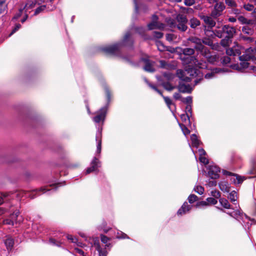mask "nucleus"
<instances>
[{"label": "nucleus", "mask_w": 256, "mask_h": 256, "mask_svg": "<svg viewBox=\"0 0 256 256\" xmlns=\"http://www.w3.org/2000/svg\"><path fill=\"white\" fill-rule=\"evenodd\" d=\"M196 62H198V59L196 56H188L185 64L190 65L192 62L196 63Z\"/></svg>", "instance_id": "nucleus-36"}, {"label": "nucleus", "mask_w": 256, "mask_h": 256, "mask_svg": "<svg viewBox=\"0 0 256 256\" xmlns=\"http://www.w3.org/2000/svg\"><path fill=\"white\" fill-rule=\"evenodd\" d=\"M252 55L248 54V53H246L240 56H239V60L240 61H244L248 62L249 60H251Z\"/></svg>", "instance_id": "nucleus-31"}, {"label": "nucleus", "mask_w": 256, "mask_h": 256, "mask_svg": "<svg viewBox=\"0 0 256 256\" xmlns=\"http://www.w3.org/2000/svg\"><path fill=\"white\" fill-rule=\"evenodd\" d=\"M192 28L195 29L198 26H200V22L196 18H192L189 20L188 22Z\"/></svg>", "instance_id": "nucleus-19"}, {"label": "nucleus", "mask_w": 256, "mask_h": 256, "mask_svg": "<svg viewBox=\"0 0 256 256\" xmlns=\"http://www.w3.org/2000/svg\"><path fill=\"white\" fill-rule=\"evenodd\" d=\"M219 202L222 206L225 208L228 209L230 208V204L226 199L224 198H221L220 199Z\"/></svg>", "instance_id": "nucleus-32"}, {"label": "nucleus", "mask_w": 256, "mask_h": 256, "mask_svg": "<svg viewBox=\"0 0 256 256\" xmlns=\"http://www.w3.org/2000/svg\"><path fill=\"white\" fill-rule=\"evenodd\" d=\"M49 242L50 244L54 246H60V242L56 241L54 238H49Z\"/></svg>", "instance_id": "nucleus-61"}, {"label": "nucleus", "mask_w": 256, "mask_h": 256, "mask_svg": "<svg viewBox=\"0 0 256 256\" xmlns=\"http://www.w3.org/2000/svg\"><path fill=\"white\" fill-rule=\"evenodd\" d=\"M222 32L224 38L222 39L220 44L222 46L226 47L232 42V38L236 33V29L229 24H226L222 26Z\"/></svg>", "instance_id": "nucleus-1"}, {"label": "nucleus", "mask_w": 256, "mask_h": 256, "mask_svg": "<svg viewBox=\"0 0 256 256\" xmlns=\"http://www.w3.org/2000/svg\"><path fill=\"white\" fill-rule=\"evenodd\" d=\"M158 17L154 14L152 15V21L148 24L147 27L148 30H151L154 29L164 30L165 27L164 24L158 21Z\"/></svg>", "instance_id": "nucleus-3"}, {"label": "nucleus", "mask_w": 256, "mask_h": 256, "mask_svg": "<svg viewBox=\"0 0 256 256\" xmlns=\"http://www.w3.org/2000/svg\"><path fill=\"white\" fill-rule=\"evenodd\" d=\"M220 168L216 166H210L208 175L212 179H218L220 177Z\"/></svg>", "instance_id": "nucleus-10"}, {"label": "nucleus", "mask_w": 256, "mask_h": 256, "mask_svg": "<svg viewBox=\"0 0 256 256\" xmlns=\"http://www.w3.org/2000/svg\"><path fill=\"white\" fill-rule=\"evenodd\" d=\"M194 190L199 194H202L204 192V188L201 186H196L194 188Z\"/></svg>", "instance_id": "nucleus-42"}, {"label": "nucleus", "mask_w": 256, "mask_h": 256, "mask_svg": "<svg viewBox=\"0 0 256 256\" xmlns=\"http://www.w3.org/2000/svg\"><path fill=\"white\" fill-rule=\"evenodd\" d=\"M100 236L102 242L106 244H108L107 242L110 240V238L102 234H101Z\"/></svg>", "instance_id": "nucleus-62"}, {"label": "nucleus", "mask_w": 256, "mask_h": 256, "mask_svg": "<svg viewBox=\"0 0 256 256\" xmlns=\"http://www.w3.org/2000/svg\"><path fill=\"white\" fill-rule=\"evenodd\" d=\"M210 53V51L207 47H206L205 48H204L202 50V51H201L200 52V54L201 55H202L203 56H204L206 58L209 56V55H208V54H209Z\"/></svg>", "instance_id": "nucleus-49"}, {"label": "nucleus", "mask_w": 256, "mask_h": 256, "mask_svg": "<svg viewBox=\"0 0 256 256\" xmlns=\"http://www.w3.org/2000/svg\"><path fill=\"white\" fill-rule=\"evenodd\" d=\"M249 174H256V161L254 158H251L250 162V168L247 171Z\"/></svg>", "instance_id": "nucleus-17"}, {"label": "nucleus", "mask_w": 256, "mask_h": 256, "mask_svg": "<svg viewBox=\"0 0 256 256\" xmlns=\"http://www.w3.org/2000/svg\"><path fill=\"white\" fill-rule=\"evenodd\" d=\"M156 46H158V50L160 52L164 51L165 46L163 44V42L160 40H158L156 42Z\"/></svg>", "instance_id": "nucleus-45"}, {"label": "nucleus", "mask_w": 256, "mask_h": 256, "mask_svg": "<svg viewBox=\"0 0 256 256\" xmlns=\"http://www.w3.org/2000/svg\"><path fill=\"white\" fill-rule=\"evenodd\" d=\"M240 40H242L248 44H250L254 41V38H253L242 34H240Z\"/></svg>", "instance_id": "nucleus-34"}, {"label": "nucleus", "mask_w": 256, "mask_h": 256, "mask_svg": "<svg viewBox=\"0 0 256 256\" xmlns=\"http://www.w3.org/2000/svg\"><path fill=\"white\" fill-rule=\"evenodd\" d=\"M140 8L141 10L144 13H147L149 10L148 6L144 4H141L140 5Z\"/></svg>", "instance_id": "nucleus-59"}, {"label": "nucleus", "mask_w": 256, "mask_h": 256, "mask_svg": "<svg viewBox=\"0 0 256 256\" xmlns=\"http://www.w3.org/2000/svg\"><path fill=\"white\" fill-rule=\"evenodd\" d=\"M107 110L106 106L102 108L98 112L96 116L94 117L93 120L96 123L104 122L106 117Z\"/></svg>", "instance_id": "nucleus-6"}, {"label": "nucleus", "mask_w": 256, "mask_h": 256, "mask_svg": "<svg viewBox=\"0 0 256 256\" xmlns=\"http://www.w3.org/2000/svg\"><path fill=\"white\" fill-rule=\"evenodd\" d=\"M234 176H236V178H234L233 180V182L236 184H241L246 179V177L240 176L236 174H234Z\"/></svg>", "instance_id": "nucleus-22"}, {"label": "nucleus", "mask_w": 256, "mask_h": 256, "mask_svg": "<svg viewBox=\"0 0 256 256\" xmlns=\"http://www.w3.org/2000/svg\"><path fill=\"white\" fill-rule=\"evenodd\" d=\"M203 44H205L211 47L212 49H214V44H213L212 40L208 38H204L202 39V42Z\"/></svg>", "instance_id": "nucleus-27"}, {"label": "nucleus", "mask_w": 256, "mask_h": 256, "mask_svg": "<svg viewBox=\"0 0 256 256\" xmlns=\"http://www.w3.org/2000/svg\"><path fill=\"white\" fill-rule=\"evenodd\" d=\"M219 188L221 190L224 192H229L230 191V187L227 182H220L219 183Z\"/></svg>", "instance_id": "nucleus-23"}, {"label": "nucleus", "mask_w": 256, "mask_h": 256, "mask_svg": "<svg viewBox=\"0 0 256 256\" xmlns=\"http://www.w3.org/2000/svg\"><path fill=\"white\" fill-rule=\"evenodd\" d=\"M46 8V5H42V6H41L39 7H38L36 10H35V12H34V15H37L38 14H40V12H42L43 10H45V8Z\"/></svg>", "instance_id": "nucleus-53"}, {"label": "nucleus", "mask_w": 256, "mask_h": 256, "mask_svg": "<svg viewBox=\"0 0 256 256\" xmlns=\"http://www.w3.org/2000/svg\"><path fill=\"white\" fill-rule=\"evenodd\" d=\"M198 197L194 194H190L188 197V202L190 203V204H193L194 202L198 200Z\"/></svg>", "instance_id": "nucleus-43"}, {"label": "nucleus", "mask_w": 256, "mask_h": 256, "mask_svg": "<svg viewBox=\"0 0 256 256\" xmlns=\"http://www.w3.org/2000/svg\"><path fill=\"white\" fill-rule=\"evenodd\" d=\"M141 61L144 64V70L147 72H154L155 68H154V62L150 60L148 57L141 58Z\"/></svg>", "instance_id": "nucleus-8"}, {"label": "nucleus", "mask_w": 256, "mask_h": 256, "mask_svg": "<svg viewBox=\"0 0 256 256\" xmlns=\"http://www.w3.org/2000/svg\"><path fill=\"white\" fill-rule=\"evenodd\" d=\"M192 208V206L188 204L187 202H184L180 208L177 212L178 216H182L189 212Z\"/></svg>", "instance_id": "nucleus-15"}, {"label": "nucleus", "mask_w": 256, "mask_h": 256, "mask_svg": "<svg viewBox=\"0 0 256 256\" xmlns=\"http://www.w3.org/2000/svg\"><path fill=\"white\" fill-rule=\"evenodd\" d=\"M20 214V210H16L13 213L11 214L10 215V220H14V224H20L22 222V218L18 219V216Z\"/></svg>", "instance_id": "nucleus-16"}, {"label": "nucleus", "mask_w": 256, "mask_h": 256, "mask_svg": "<svg viewBox=\"0 0 256 256\" xmlns=\"http://www.w3.org/2000/svg\"><path fill=\"white\" fill-rule=\"evenodd\" d=\"M144 81L150 88L157 92L162 97V98L164 96L163 95L162 92L160 90H158L155 85L150 83L146 78H144Z\"/></svg>", "instance_id": "nucleus-18"}, {"label": "nucleus", "mask_w": 256, "mask_h": 256, "mask_svg": "<svg viewBox=\"0 0 256 256\" xmlns=\"http://www.w3.org/2000/svg\"><path fill=\"white\" fill-rule=\"evenodd\" d=\"M184 70L188 74L192 77H196L200 71L192 65H188L185 66Z\"/></svg>", "instance_id": "nucleus-12"}, {"label": "nucleus", "mask_w": 256, "mask_h": 256, "mask_svg": "<svg viewBox=\"0 0 256 256\" xmlns=\"http://www.w3.org/2000/svg\"><path fill=\"white\" fill-rule=\"evenodd\" d=\"M214 35L218 37V38H224V32H222V28L221 30H215L214 32Z\"/></svg>", "instance_id": "nucleus-47"}, {"label": "nucleus", "mask_w": 256, "mask_h": 256, "mask_svg": "<svg viewBox=\"0 0 256 256\" xmlns=\"http://www.w3.org/2000/svg\"><path fill=\"white\" fill-rule=\"evenodd\" d=\"M162 76L168 80H172L174 78V75L170 72H164Z\"/></svg>", "instance_id": "nucleus-48"}, {"label": "nucleus", "mask_w": 256, "mask_h": 256, "mask_svg": "<svg viewBox=\"0 0 256 256\" xmlns=\"http://www.w3.org/2000/svg\"><path fill=\"white\" fill-rule=\"evenodd\" d=\"M180 126L184 135H188L190 133V130L182 124H180Z\"/></svg>", "instance_id": "nucleus-44"}, {"label": "nucleus", "mask_w": 256, "mask_h": 256, "mask_svg": "<svg viewBox=\"0 0 256 256\" xmlns=\"http://www.w3.org/2000/svg\"><path fill=\"white\" fill-rule=\"evenodd\" d=\"M4 244L8 250H11L14 244V240L12 238H7L4 241Z\"/></svg>", "instance_id": "nucleus-21"}, {"label": "nucleus", "mask_w": 256, "mask_h": 256, "mask_svg": "<svg viewBox=\"0 0 256 256\" xmlns=\"http://www.w3.org/2000/svg\"><path fill=\"white\" fill-rule=\"evenodd\" d=\"M6 0H0V14L3 13L7 8Z\"/></svg>", "instance_id": "nucleus-37"}, {"label": "nucleus", "mask_w": 256, "mask_h": 256, "mask_svg": "<svg viewBox=\"0 0 256 256\" xmlns=\"http://www.w3.org/2000/svg\"><path fill=\"white\" fill-rule=\"evenodd\" d=\"M194 64H195L196 66L197 67H198L199 68L203 69V68H207V66L206 64V62H204V64L202 63L201 62H199L198 60V62H196Z\"/></svg>", "instance_id": "nucleus-60"}, {"label": "nucleus", "mask_w": 256, "mask_h": 256, "mask_svg": "<svg viewBox=\"0 0 256 256\" xmlns=\"http://www.w3.org/2000/svg\"><path fill=\"white\" fill-rule=\"evenodd\" d=\"M184 72L183 70L181 69H178L176 70V76L177 77H178L180 80H182V78H184Z\"/></svg>", "instance_id": "nucleus-52"}, {"label": "nucleus", "mask_w": 256, "mask_h": 256, "mask_svg": "<svg viewBox=\"0 0 256 256\" xmlns=\"http://www.w3.org/2000/svg\"><path fill=\"white\" fill-rule=\"evenodd\" d=\"M208 62L214 64L218 60V57L216 55H209L206 58Z\"/></svg>", "instance_id": "nucleus-39"}, {"label": "nucleus", "mask_w": 256, "mask_h": 256, "mask_svg": "<svg viewBox=\"0 0 256 256\" xmlns=\"http://www.w3.org/2000/svg\"><path fill=\"white\" fill-rule=\"evenodd\" d=\"M231 202H234L237 200V194L235 190H232L229 194V196L228 197Z\"/></svg>", "instance_id": "nucleus-40"}, {"label": "nucleus", "mask_w": 256, "mask_h": 256, "mask_svg": "<svg viewBox=\"0 0 256 256\" xmlns=\"http://www.w3.org/2000/svg\"><path fill=\"white\" fill-rule=\"evenodd\" d=\"M134 40L130 32H126L120 42H118L120 49L124 46L133 48Z\"/></svg>", "instance_id": "nucleus-4"}, {"label": "nucleus", "mask_w": 256, "mask_h": 256, "mask_svg": "<svg viewBox=\"0 0 256 256\" xmlns=\"http://www.w3.org/2000/svg\"><path fill=\"white\" fill-rule=\"evenodd\" d=\"M92 242V246L95 247L96 250L98 252V254H101V252L102 254L108 253L106 250V248L111 246V244L109 243L108 244H106L104 248H102L100 246L99 238L98 237L93 238Z\"/></svg>", "instance_id": "nucleus-7"}, {"label": "nucleus", "mask_w": 256, "mask_h": 256, "mask_svg": "<svg viewBox=\"0 0 256 256\" xmlns=\"http://www.w3.org/2000/svg\"><path fill=\"white\" fill-rule=\"evenodd\" d=\"M180 118L182 119V120L183 122H186V120H188V122L189 123L190 122V116L188 115V114H186V113L184 114H182L180 115Z\"/></svg>", "instance_id": "nucleus-55"}, {"label": "nucleus", "mask_w": 256, "mask_h": 256, "mask_svg": "<svg viewBox=\"0 0 256 256\" xmlns=\"http://www.w3.org/2000/svg\"><path fill=\"white\" fill-rule=\"evenodd\" d=\"M153 36L154 38L160 39L162 38L164 36V34L162 32L154 31L152 32Z\"/></svg>", "instance_id": "nucleus-51"}, {"label": "nucleus", "mask_w": 256, "mask_h": 256, "mask_svg": "<svg viewBox=\"0 0 256 256\" xmlns=\"http://www.w3.org/2000/svg\"><path fill=\"white\" fill-rule=\"evenodd\" d=\"M188 40L196 45L202 42V39L195 36H191L188 38Z\"/></svg>", "instance_id": "nucleus-35"}, {"label": "nucleus", "mask_w": 256, "mask_h": 256, "mask_svg": "<svg viewBox=\"0 0 256 256\" xmlns=\"http://www.w3.org/2000/svg\"><path fill=\"white\" fill-rule=\"evenodd\" d=\"M164 102L166 104L167 106L170 108L171 105H174V104L172 103V100H170V98L168 96H164L163 98Z\"/></svg>", "instance_id": "nucleus-50"}, {"label": "nucleus", "mask_w": 256, "mask_h": 256, "mask_svg": "<svg viewBox=\"0 0 256 256\" xmlns=\"http://www.w3.org/2000/svg\"><path fill=\"white\" fill-rule=\"evenodd\" d=\"M216 4L214 9L210 13V16L214 18H217L222 15L223 10L226 8V6L223 2H218L217 0H214Z\"/></svg>", "instance_id": "nucleus-5"}, {"label": "nucleus", "mask_w": 256, "mask_h": 256, "mask_svg": "<svg viewBox=\"0 0 256 256\" xmlns=\"http://www.w3.org/2000/svg\"><path fill=\"white\" fill-rule=\"evenodd\" d=\"M206 47V46L203 44L202 42H200L199 44L194 46V51L196 50V52H200Z\"/></svg>", "instance_id": "nucleus-41"}, {"label": "nucleus", "mask_w": 256, "mask_h": 256, "mask_svg": "<svg viewBox=\"0 0 256 256\" xmlns=\"http://www.w3.org/2000/svg\"><path fill=\"white\" fill-rule=\"evenodd\" d=\"M186 24H187L178 22L176 28L181 32H185L188 28Z\"/></svg>", "instance_id": "nucleus-33"}, {"label": "nucleus", "mask_w": 256, "mask_h": 256, "mask_svg": "<svg viewBox=\"0 0 256 256\" xmlns=\"http://www.w3.org/2000/svg\"><path fill=\"white\" fill-rule=\"evenodd\" d=\"M191 140L193 146L198 148L200 146V141L198 140L196 134H192L191 136Z\"/></svg>", "instance_id": "nucleus-29"}, {"label": "nucleus", "mask_w": 256, "mask_h": 256, "mask_svg": "<svg viewBox=\"0 0 256 256\" xmlns=\"http://www.w3.org/2000/svg\"><path fill=\"white\" fill-rule=\"evenodd\" d=\"M200 18L203 20L204 23L208 25L210 28H212L216 26V22L212 18V17L205 15H200Z\"/></svg>", "instance_id": "nucleus-11"}, {"label": "nucleus", "mask_w": 256, "mask_h": 256, "mask_svg": "<svg viewBox=\"0 0 256 256\" xmlns=\"http://www.w3.org/2000/svg\"><path fill=\"white\" fill-rule=\"evenodd\" d=\"M104 89L106 98V100H107V104H106L107 106H106L108 107V105L109 104L110 102L112 94V92H111L109 88L107 86H104Z\"/></svg>", "instance_id": "nucleus-25"}, {"label": "nucleus", "mask_w": 256, "mask_h": 256, "mask_svg": "<svg viewBox=\"0 0 256 256\" xmlns=\"http://www.w3.org/2000/svg\"><path fill=\"white\" fill-rule=\"evenodd\" d=\"M208 206V203L206 201H200L198 202L195 206L196 208H201L205 206Z\"/></svg>", "instance_id": "nucleus-63"}, {"label": "nucleus", "mask_w": 256, "mask_h": 256, "mask_svg": "<svg viewBox=\"0 0 256 256\" xmlns=\"http://www.w3.org/2000/svg\"><path fill=\"white\" fill-rule=\"evenodd\" d=\"M242 31L245 34L249 36H252L254 33V30L248 26H246L242 28Z\"/></svg>", "instance_id": "nucleus-26"}, {"label": "nucleus", "mask_w": 256, "mask_h": 256, "mask_svg": "<svg viewBox=\"0 0 256 256\" xmlns=\"http://www.w3.org/2000/svg\"><path fill=\"white\" fill-rule=\"evenodd\" d=\"M135 30L136 32L142 36L145 40H149L150 38L146 36L145 34V30L144 27L140 26L135 28Z\"/></svg>", "instance_id": "nucleus-28"}, {"label": "nucleus", "mask_w": 256, "mask_h": 256, "mask_svg": "<svg viewBox=\"0 0 256 256\" xmlns=\"http://www.w3.org/2000/svg\"><path fill=\"white\" fill-rule=\"evenodd\" d=\"M250 64L248 62L244 61H240L239 64H234L232 66V68L234 70H236L239 72H244L246 69L248 68V72H250Z\"/></svg>", "instance_id": "nucleus-9"}, {"label": "nucleus", "mask_w": 256, "mask_h": 256, "mask_svg": "<svg viewBox=\"0 0 256 256\" xmlns=\"http://www.w3.org/2000/svg\"><path fill=\"white\" fill-rule=\"evenodd\" d=\"M225 3L230 7H236L237 4L234 0H225Z\"/></svg>", "instance_id": "nucleus-58"}, {"label": "nucleus", "mask_w": 256, "mask_h": 256, "mask_svg": "<svg viewBox=\"0 0 256 256\" xmlns=\"http://www.w3.org/2000/svg\"><path fill=\"white\" fill-rule=\"evenodd\" d=\"M206 202L208 203V205L210 204H215L217 203L218 201L214 198H206Z\"/></svg>", "instance_id": "nucleus-57"}, {"label": "nucleus", "mask_w": 256, "mask_h": 256, "mask_svg": "<svg viewBox=\"0 0 256 256\" xmlns=\"http://www.w3.org/2000/svg\"><path fill=\"white\" fill-rule=\"evenodd\" d=\"M100 163V160L98 158L94 157L90 164V166L87 168L86 170V174H89L90 172H94L98 170V164Z\"/></svg>", "instance_id": "nucleus-14"}, {"label": "nucleus", "mask_w": 256, "mask_h": 256, "mask_svg": "<svg viewBox=\"0 0 256 256\" xmlns=\"http://www.w3.org/2000/svg\"><path fill=\"white\" fill-rule=\"evenodd\" d=\"M211 70L212 71V72L214 74V76L216 74H218V73H220V72H226L224 70V68H214L212 69Z\"/></svg>", "instance_id": "nucleus-54"}, {"label": "nucleus", "mask_w": 256, "mask_h": 256, "mask_svg": "<svg viewBox=\"0 0 256 256\" xmlns=\"http://www.w3.org/2000/svg\"><path fill=\"white\" fill-rule=\"evenodd\" d=\"M246 52L248 53V54L252 55L256 52V48H252V47H250L246 50Z\"/></svg>", "instance_id": "nucleus-64"}, {"label": "nucleus", "mask_w": 256, "mask_h": 256, "mask_svg": "<svg viewBox=\"0 0 256 256\" xmlns=\"http://www.w3.org/2000/svg\"><path fill=\"white\" fill-rule=\"evenodd\" d=\"M176 88L180 92L190 94L192 92V88L190 84H186L184 83L179 82Z\"/></svg>", "instance_id": "nucleus-13"}, {"label": "nucleus", "mask_w": 256, "mask_h": 256, "mask_svg": "<svg viewBox=\"0 0 256 256\" xmlns=\"http://www.w3.org/2000/svg\"><path fill=\"white\" fill-rule=\"evenodd\" d=\"M120 48L118 42L112 44L100 47L99 50L106 55L116 56L120 52Z\"/></svg>", "instance_id": "nucleus-2"}, {"label": "nucleus", "mask_w": 256, "mask_h": 256, "mask_svg": "<svg viewBox=\"0 0 256 256\" xmlns=\"http://www.w3.org/2000/svg\"><path fill=\"white\" fill-rule=\"evenodd\" d=\"M176 21L178 22H181L184 24H187L188 22V20L186 16L183 14H179L176 17Z\"/></svg>", "instance_id": "nucleus-30"}, {"label": "nucleus", "mask_w": 256, "mask_h": 256, "mask_svg": "<svg viewBox=\"0 0 256 256\" xmlns=\"http://www.w3.org/2000/svg\"><path fill=\"white\" fill-rule=\"evenodd\" d=\"M182 54L184 56H194L195 51L194 48H186L182 50Z\"/></svg>", "instance_id": "nucleus-20"}, {"label": "nucleus", "mask_w": 256, "mask_h": 256, "mask_svg": "<svg viewBox=\"0 0 256 256\" xmlns=\"http://www.w3.org/2000/svg\"><path fill=\"white\" fill-rule=\"evenodd\" d=\"M116 238L118 239H130V237L126 234L121 231L116 233Z\"/></svg>", "instance_id": "nucleus-38"}, {"label": "nucleus", "mask_w": 256, "mask_h": 256, "mask_svg": "<svg viewBox=\"0 0 256 256\" xmlns=\"http://www.w3.org/2000/svg\"><path fill=\"white\" fill-rule=\"evenodd\" d=\"M161 86L167 91L170 92L176 88V86H173L172 84L168 82H162L161 83Z\"/></svg>", "instance_id": "nucleus-24"}, {"label": "nucleus", "mask_w": 256, "mask_h": 256, "mask_svg": "<svg viewBox=\"0 0 256 256\" xmlns=\"http://www.w3.org/2000/svg\"><path fill=\"white\" fill-rule=\"evenodd\" d=\"M181 100L182 102L187 104L188 105H190L192 102V97L190 96H188L186 98H182Z\"/></svg>", "instance_id": "nucleus-46"}, {"label": "nucleus", "mask_w": 256, "mask_h": 256, "mask_svg": "<svg viewBox=\"0 0 256 256\" xmlns=\"http://www.w3.org/2000/svg\"><path fill=\"white\" fill-rule=\"evenodd\" d=\"M211 195L215 198H218L220 196V193L218 190H214L211 192Z\"/></svg>", "instance_id": "nucleus-56"}]
</instances>
